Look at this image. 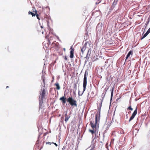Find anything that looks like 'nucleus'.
<instances>
[{"label":"nucleus","mask_w":150,"mask_h":150,"mask_svg":"<svg viewBox=\"0 0 150 150\" xmlns=\"http://www.w3.org/2000/svg\"><path fill=\"white\" fill-rule=\"evenodd\" d=\"M149 22V21L147 22L146 23L145 25H147L148 24Z\"/></svg>","instance_id":"29"},{"label":"nucleus","mask_w":150,"mask_h":150,"mask_svg":"<svg viewBox=\"0 0 150 150\" xmlns=\"http://www.w3.org/2000/svg\"><path fill=\"white\" fill-rule=\"evenodd\" d=\"M45 89L44 88L42 89V88L41 93L39 98L43 99L45 98Z\"/></svg>","instance_id":"6"},{"label":"nucleus","mask_w":150,"mask_h":150,"mask_svg":"<svg viewBox=\"0 0 150 150\" xmlns=\"http://www.w3.org/2000/svg\"><path fill=\"white\" fill-rule=\"evenodd\" d=\"M52 37H51L50 38V39H48V41L49 42L48 43L49 44H51V42H50V40H51V39H52Z\"/></svg>","instance_id":"23"},{"label":"nucleus","mask_w":150,"mask_h":150,"mask_svg":"<svg viewBox=\"0 0 150 150\" xmlns=\"http://www.w3.org/2000/svg\"><path fill=\"white\" fill-rule=\"evenodd\" d=\"M53 35H54L57 38L59 41H61V40L59 39V37L58 36L56 35L55 34H53Z\"/></svg>","instance_id":"26"},{"label":"nucleus","mask_w":150,"mask_h":150,"mask_svg":"<svg viewBox=\"0 0 150 150\" xmlns=\"http://www.w3.org/2000/svg\"><path fill=\"white\" fill-rule=\"evenodd\" d=\"M42 80L43 81V85H42L43 87H45V78L44 77L43 75H42Z\"/></svg>","instance_id":"14"},{"label":"nucleus","mask_w":150,"mask_h":150,"mask_svg":"<svg viewBox=\"0 0 150 150\" xmlns=\"http://www.w3.org/2000/svg\"><path fill=\"white\" fill-rule=\"evenodd\" d=\"M67 101L70 104L71 107H74V106L76 107L77 106V105L76 103V101L73 98L72 96L69 97L67 99Z\"/></svg>","instance_id":"3"},{"label":"nucleus","mask_w":150,"mask_h":150,"mask_svg":"<svg viewBox=\"0 0 150 150\" xmlns=\"http://www.w3.org/2000/svg\"><path fill=\"white\" fill-rule=\"evenodd\" d=\"M99 118V116L97 115L95 120V123L94 124L92 122H90V125L93 129L92 130L89 129V131L91 132L92 135L95 133L96 135L98 134V131Z\"/></svg>","instance_id":"1"},{"label":"nucleus","mask_w":150,"mask_h":150,"mask_svg":"<svg viewBox=\"0 0 150 150\" xmlns=\"http://www.w3.org/2000/svg\"><path fill=\"white\" fill-rule=\"evenodd\" d=\"M114 3H115V4H116V3L115 2V1H114V2L113 3V4H114Z\"/></svg>","instance_id":"34"},{"label":"nucleus","mask_w":150,"mask_h":150,"mask_svg":"<svg viewBox=\"0 0 150 150\" xmlns=\"http://www.w3.org/2000/svg\"><path fill=\"white\" fill-rule=\"evenodd\" d=\"M35 15L37 16V19H38L39 20H40L39 18L38 17V16H39L38 15L37 13H35Z\"/></svg>","instance_id":"28"},{"label":"nucleus","mask_w":150,"mask_h":150,"mask_svg":"<svg viewBox=\"0 0 150 150\" xmlns=\"http://www.w3.org/2000/svg\"><path fill=\"white\" fill-rule=\"evenodd\" d=\"M65 148L64 146L62 149V150H65Z\"/></svg>","instance_id":"30"},{"label":"nucleus","mask_w":150,"mask_h":150,"mask_svg":"<svg viewBox=\"0 0 150 150\" xmlns=\"http://www.w3.org/2000/svg\"><path fill=\"white\" fill-rule=\"evenodd\" d=\"M53 144H54L56 146H57V145L56 143L53 142Z\"/></svg>","instance_id":"32"},{"label":"nucleus","mask_w":150,"mask_h":150,"mask_svg":"<svg viewBox=\"0 0 150 150\" xmlns=\"http://www.w3.org/2000/svg\"><path fill=\"white\" fill-rule=\"evenodd\" d=\"M137 107H136V109L134 110V112L132 114L131 116L130 117L129 120V122H130L131 120H132L134 118V117L135 116L137 115Z\"/></svg>","instance_id":"7"},{"label":"nucleus","mask_w":150,"mask_h":150,"mask_svg":"<svg viewBox=\"0 0 150 150\" xmlns=\"http://www.w3.org/2000/svg\"><path fill=\"white\" fill-rule=\"evenodd\" d=\"M107 62H108V61H105V63H107Z\"/></svg>","instance_id":"36"},{"label":"nucleus","mask_w":150,"mask_h":150,"mask_svg":"<svg viewBox=\"0 0 150 150\" xmlns=\"http://www.w3.org/2000/svg\"><path fill=\"white\" fill-rule=\"evenodd\" d=\"M66 98L64 97V96L62 97L59 99V100L62 101V104L63 105L65 104L66 103Z\"/></svg>","instance_id":"8"},{"label":"nucleus","mask_w":150,"mask_h":150,"mask_svg":"<svg viewBox=\"0 0 150 150\" xmlns=\"http://www.w3.org/2000/svg\"><path fill=\"white\" fill-rule=\"evenodd\" d=\"M67 112H66L65 114V121L66 122H67L68 120L69 119L70 117V116H68L67 115Z\"/></svg>","instance_id":"11"},{"label":"nucleus","mask_w":150,"mask_h":150,"mask_svg":"<svg viewBox=\"0 0 150 150\" xmlns=\"http://www.w3.org/2000/svg\"><path fill=\"white\" fill-rule=\"evenodd\" d=\"M101 107H100L98 106V112H99L98 114H97L95 116V118L96 117V116L97 115L99 116V119H100V109H101Z\"/></svg>","instance_id":"10"},{"label":"nucleus","mask_w":150,"mask_h":150,"mask_svg":"<svg viewBox=\"0 0 150 150\" xmlns=\"http://www.w3.org/2000/svg\"><path fill=\"white\" fill-rule=\"evenodd\" d=\"M28 13L29 14H31L33 17L35 16V13L34 14L33 13L31 12L30 11L28 12Z\"/></svg>","instance_id":"19"},{"label":"nucleus","mask_w":150,"mask_h":150,"mask_svg":"<svg viewBox=\"0 0 150 150\" xmlns=\"http://www.w3.org/2000/svg\"><path fill=\"white\" fill-rule=\"evenodd\" d=\"M131 54H132V52L131 51H130L128 53L127 55L125 60H126L128 59V58L129 57L130 55Z\"/></svg>","instance_id":"13"},{"label":"nucleus","mask_w":150,"mask_h":150,"mask_svg":"<svg viewBox=\"0 0 150 150\" xmlns=\"http://www.w3.org/2000/svg\"><path fill=\"white\" fill-rule=\"evenodd\" d=\"M8 86H7V87H6V88H8Z\"/></svg>","instance_id":"40"},{"label":"nucleus","mask_w":150,"mask_h":150,"mask_svg":"<svg viewBox=\"0 0 150 150\" xmlns=\"http://www.w3.org/2000/svg\"><path fill=\"white\" fill-rule=\"evenodd\" d=\"M85 91L84 90V87H83V91L82 93H80V91H79H79H78V95L79 96H82Z\"/></svg>","instance_id":"20"},{"label":"nucleus","mask_w":150,"mask_h":150,"mask_svg":"<svg viewBox=\"0 0 150 150\" xmlns=\"http://www.w3.org/2000/svg\"><path fill=\"white\" fill-rule=\"evenodd\" d=\"M100 132H99V136H100Z\"/></svg>","instance_id":"41"},{"label":"nucleus","mask_w":150,"mask_h":150,"mask_svg":"<svg viewBox=\"0 0 150 150\" xmlns=\"http://www.w3.org/2000/svg\"><path fill=\"white\" fill-rule=\"evenodd\" d=\"M128 109H129V110H132L133 109L132 108H131V106H129L128 108Z\"/></svg>","instance_id":"24"},{"label":"nucleus","mask_w":150,"mask_h":150,"mask_svg":"<svg viewBox=\"0 0 150 150\" xmlns=\"http://www.w3.org/2000/svg\"><path fill=\"white\" fill-rule=\"evenodd\" d=\"M52 143H53V142H46V144H50V145H51V144H52Z\"/></svg>","instance_id":"25"},{"label":"nucleus","mask_w":150,"mask_h":150,"mask_svg":"<svg viewBox=\"0 0 150 150\" xmlns=\"http://www.w3.org/2000/svg\"><path fill=\"white\" fill-rule=\"evenodd\" d=\"M88 76V72L86 71L85 72L83 78V87H84V90L85 91L87 84V77Z\"/></svg>","instance_id":"4"},{"label":"nucleus","mask_w":150,"mask_h":150,"mask_svg":"<svg viewBox=\"0 0 150 150\" xmlns=\"http://www.w3.org/2000/svg\"><path fill=\"white\" fill-rule=\"evenodd\" d=\"M64 59L65 60H67V56H65L64 57Z\"/></svg>","instance_id":"31"},{"label":"nucleus","mask_w":150,"mask_h":150,"mask_svg":"<svg viewBox=\"0 0 150 150\" xmlns=\"http://www.w3.org/2000/svg\"><path fill=\"white\" fill-rule=\"evenodd\" d=\"M102 26L103 25L102 23L101 24L98 23V24L96 29L97 33H100V32L102 30Z\"/></svg>","instance_id":"5"},{"label":"nucleus","mask_w":150,"mask_h":150,"mask_svg":"<svg viewBox=\"0 0 150 150\" xmlns=\"http://www.w3.org/2000/svg\"><path fill=\"white\" fill-rule=\"evenodd\" d=\"M98 4V3L97 2H96V4Z\"/></svg>","instance_id":"43"},{"label":"nucleus","mask_w":150,"mask_h":150,"mask_svg":"<svg viewBox=\"0 0 150 150\" xmlns=\"http://www.w3.org/2000/svg\"><path fill=\"white\" fill-rule=\"evenodd\" d=\"M74 90L76 91L77 90L76 85V84H74Z\"/></svg>","instance_id":"22"},{"label":"nucleus","mask_w":150,"mask_h":150,"mask_svg":"<svg viewBox=\"0 0 150 150\" xmlns=\"http://www.w3.org/2000/svg\"><path fill=\"white\" fill-rule=\"evenodd\" d=\"M76 91H75L74 90L73 91V93H74V94L75 93Z\"/></svg>","instance_id":"33"},{"label":"nucleus","mask_w":150,"mask_h":150,"mask_svg":"<svg viewBox=\"0 0 150 150\" xmlns=\"http://www.w3.org/2000/svg\"><path fill=\"white\" fill-rule=\"evenodd\" d=\"M41 28H43V27H42V26H41Z\"/></svg>","instance_id":"37"},{"label":"nucleus","mask_w":150,"mask_h":150,"mask_svg":"<svg viewBox=\"0 0 150 150\" xmlns=\"http://www.w3.org/2000/svg\"><path fill=\"white\" fill-rule=\"evenodd\" d=\"M126 115L127 117V114H126Z\"/></svg>","instance_id":"39"},{"label":"nucleus","mask_w":150,"mask_h":150,"mask_svg":"<svg viewBox=\"0 0 150 150\" xmlns=\"http://www.w3.org/2000/svg\"><path fill=\"white\" fill-rule=\"evenodd\" d=\"M35 13H37V11L36 10H35Z\"/></svg>","instance_id":"35"},{"label":"nucleus","mask_w":150,"mask_h":150,"mask_svg":"<svg viewBox=\"0 0 150 150\" xmlns=\"http://www.w3.org/2000/svg\"><path fill=\"white\" fill-rule=\"evenodd\" d=\"M74 50L73 49H72L70 51V58H72L74 57Z\"/></svg>","instance_id":"9"},{"label":"nucleus","mask_w":150,"mask_h":150,"mask_svg":"<svg viewBox=\"0 0 150 150\" xmlns=\"http://www.w3.org/2000/svg\"><path fill=\"white\" fill-rule=\"evenodd\" d=\"M48 22H49V21H47V24L48 23Z\"/></svg>","instance_id":"44"},{"label":"nucleus","mask_w":150,"mask_h":150,"mask_svg":"<svg viewBox=\"0 0 150 150\" xmlns=\"http://www.w3.org/2000/svg\"><path fill=\"white\" fill-rule=\"evenodd\" d=\"M42 100L43 99L39 98V107L40 108L42 106Z\"/></svg>","instance_id":"12"},{"label":"nucleus","mask_w":150,"mask_h":150,"mask_svg":"<svg viewBox=\"0 0 150 150\" xmlns=\"http://www.w3.org/2000/svg\"><path fill=\"white\" fill-rule=\"evenodd\" d=\"M64 51H65V48H64Z\"/></svg>","instance_id":"38"},{"label":"nucleus","mask_w":150,"mask_h":150,"mask_svg":"<svg viewBox=\"0 0 150 150\" xmlns=\"http://www.w3.org/2000/svg\"><path fill=\"white\" fill-rule=\"evenodd\" d=\"M91 43L90 42H87L85 43L82 47H81V54H80V56L82 57L84 52L86 50H88V52H90V54H91Z\"/></svg>","instance_id":"2"},{"label":"nucleus","mask_w":150,"mask_h":150,"mask_svg":"<svg viewBox=\"0 0 150 150\" xmlns=\"http://www.w3.org/2000/svg\"><path fill=\"white\" fill-rule=\"evenodd\" d=\"M148 34L149 33L146 32V33L144 34L143 36L142 37V38L140 39V40H142L144 38H145L148 35Z\"/></svg>","instance_id":"17"},{"label":"nucleus","mask_w":150,"mask_h":150,"mask_svg":"<svg viewBox=\"0 0 150 150\" xmlns=\"http://www.w3.org/2000/svg\"><path fill=\"white\" fill-rule=\"evenodd\" d=\"M89 52H88V51L87 54V55H86V57H85L86 58V59H87V58L88 59L89 58V56L88 55ZM86 61H86H86H85V62H86Z\"/></svg>","instance_id":"21"},{"label":"nucleus","mask_w":150,"mask_h":150,"mask_svg":"<svg viewBox=\"0 0 150 150\" xmlns=\"http://www.w3.org/2000/svg\"><path fill=\"white\" fill-rule=\"evenodd\" d=\"M114 90V87H113L112 88H111V99L112 98L113 95V91Z\"/></svg>","instance_id":"15"},{"label":"nucleus","mask_w":150,"mask_h":150,"mask_svg":"<svg viewBox=\"0 0 150 150\" xmlns=\"http://www.w3.org/2000/svg\"><path fill=\"white\" fill-rule=\"evenodd\" d=\"M103 99H104V97H103L102 98V99H100V104L98 106L100 107H101L102 104L103 100Z\"/></svg>","instance_id":"16"},{"label":"nucleus","mask_w":150,"mask_h":150,"mask_svg":"<svg viewBox=\"0 0 150 150\" xmlns=\"http://www.w3.org/2000/svg\"><path fill=\"white\" fill-rule=\"evenodd\" d=\"M55 85L57 87V90H59L60 89V87L59 86V84L58 83H56L55 84Z\"/></svg>","instance_id":"18"},{"label":"nucleus","mask_w":150,"mask_h":150,"mask_svg":"<svg viewBox=\"0 0 150 150\" xmlns=\"http://www.w3.org/2000/svg\"><path fill=\"white\" fill-rule=\"evenodd\" d=\"M53 30L52 29H50V30L49 32L51 33H52V34L53 35V34H54L53 33Z\"/></svg>","instance_id":"27"},{"label":"nucleus","mask_w":150,"mask_h":150,"mask_svg":"<svg viewBox=\"0 0 150 150\" xmlns=\"http://www.w3.org/2000/svg\"><path fill=\"white\" fill-rule=\"evenodd\" d=\"M90 150H93V149H91Z\"/></svg>","instance_id":"42"}]
</instances>
